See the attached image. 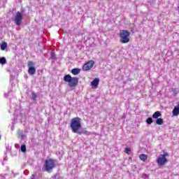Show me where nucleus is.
<instances>
[{"instance_id":"nucleus-1","label":"nucleus","mask_w":179,"mask_h":179,"mask_svg":"<svg viewBox=\"0 0 179 179\" xmlns=\"http://www.w3.org/2000/svg\"><path fill=\"white\" fill-rule=\"evenodd\" d=\"M82 119L80 117H74L71 119L70 128L73 134H78V131L82 128Z\"/></svg>"},{"instance_id":"nucleus-2","label":"nucleus","mask_w":179,"mask_h":179,"mask_svg":"<svg viewBox=\"0 0 179 179\" xmlns=\"http://www.w3.org/2000/svg\"><path fill=\"white\" fill-rule=\"evenodd\" d=\"M64 80L69 83L70 87H75V86H78V83H79V78L77 77L72 78L69 74L64 76Z\"/></svg>"},{"instance_id":"nucleus-3","label":"nucleus","mask_w":179,"mask_h":179,"mask_svg":"<svg viewBox=\"0 0 179 179\" xmlns=\"http://www.w3.org/2000/svg\"><path fill=\"white\" fill-rule=\"evenodd\" d=\"M130 33L127 29H122L120 31V43L122 44H127V43H129V36Z\"/></svg>"},{"instance_id":"nucleus-4","label":"nucleus","mask_w":179,"mask_h":179,"mask_svg":"<svg viewBox=\"0 0 179 179\" xmlns=\"http://www.w3.org/2000/svg\"><path fill=\"white\" fill-rule=\"evenodd\" d=\"M44 171H47L50 173L51 170L55 169V159H49L45 161V164L43 165Z\"/></svg>"},{"instance_id":"nucleus-5","label":"nucleus","mask_w":179,"mask_h":179,"mask_svg":"<svg viewBox=\"0 0 179 179\" xmlns=\"http://www.w3.org/2000/svg\"><path fill=\"white\" fill-rule=\"evenodd\" d=\"M169 152H165L164 155H160L158 159H157V163L159 166H164L165 163H167V158L169 157Z\"/></svg>"},{"instance_id":"nucleus-6","label":"nucleus","mask_w":179,"mask_h":179,"mask_svg":"<svg viewBox=\"0 0 179 179\" xmlns=\"http://www.w3.org/2000/svg\"><path fill=\"white\" fill-rule=\"evenodd\" d=\"M22 20H23V15L22 13L18 11L14 18V22L17 26H20V24H22Z\"/></svg>"},{"instance_id":"nucleus-7","label":"nucleus","mask_w":179,"mask_h":179,"mask_svg":"<svg viewBox=\"0 0 179 179\" xmlns=\"http://www.w3.org/2000/svg\"><path fill=\"white\" fill-rule=\"evenodd\" d=\"M28 73L29 75L33 76L36 73V68L34 67V62H28Z\"/></svg>"},{"instance_id":"nucleus-8","label":"nucleus","mask_w":179,"mask_h":179,"mask_svg":"<svg viewBox=\"0 0 179 179\" xmlns=\"http://www.w3.org/2000/svg\"><path fill=\"white\" fill-rule=\"evenodd\" d=\"M94 65V61L90 60L83 66V71H90Z\"/></svg>"},{"instance_id":"nucleus-9","label":"nucleus","mask_w":179,"mask_h":179,"mask_svg":"<svg viewBox=\"0 0 179 179\" xmlns=\"http://www.w3.org/2000/svg\"><path fill=\"white\" fill-rule=\"evenodd\" d=\"M17 136L18 138H21V140L23 141V139H26L27 134H24V131H23V130L19 129L17 131Z\"/></svg>"},{"instance_id":"nucleus-10","label":"nucleus","mask_w":179,"mask_h":179,"mask_svg":"<svg viewBox=\"0 0 179 179\" xmlns=\"http://www.w3.org/2000/svg\"><path fill=\"white\" fill-rule=\"evenodd\" d=\"M99 82H100V80L99 78H95L91 82V85L93 87H97V86H99Z\"/></svg>"},{"instance_id":"nucleus-11","label":"nucleus","mask_w":179,"mask_h":179,"mask_svg":"<svg viewBox=\"0 0 179 179\" xmlns=\"http://www.w3.org/2000/svg\"><path fill=\"white\" fill-rule=\"evenodd\" d=\"M172 113H173V115H174L175 117H177V115H179V107L175 106Z\"/></svg>"},{"instance_id":"nucleus-12","label":"nucleus","mask_w":179,"mask_h":179,"mask_svg":"<svg viewBox=\"0 0 179 179\" xmlns=\"http://www.w3.org/2000/svg\"><path fill=\"white\" fill-rule=\"evenodd\" d=\"M140 160H142L143 162H146L148 160V155L145 154H141L139 156Z\"/></svg>"},{"instance_id":"nucleus-13","label":"nucleus","mask_w":179,"mask_h":179,"mask_svg":"<svg viewBox=\"0 0 179 179\" xmlns=\"http://www.w3.org/2000/svg\"><path fill=\"white\" fill-rule=\"evenodd\" d=\"M71 73H73V75H79V73H80V69H73L71 70Z\"/></svg>"},{"instance_id":"nucleus-14","label":"nucleus","mask_w":179,"mask_h":179,"mask_svg":"<svg viewBox=\"0 0 179 179\" xmlns=\"http://www.w3.org/2000/svg\"><path fill=\"white\" fill-rule=\"evenodd\" d=\"M159 117H162V113L159 111H157L152 115V118L157 119Z\"/></svg>"},{"instance_id":"nucleus-15","label":"nucleus","mask_w":179,"mask_h":179,"mask_svg":"<svg viewBox=\"0 0 179 179\" xmlns=\"http://www.w3.org/2000/svg\"><path fill=\"white\" fill-rule=\"evenodd\" d=\"M78 135H90V133L89 131H87V130H83V131H78V132L77 133Z\"/></svg>"},{"instance_id":"nucleus-16","label":"nucleus","mask_w":179,"mask_h":179,"mask_svg":"<svg viewBox=\"0 0 179 179\" xmlns=\"http://www.w3.org/2000/svg\"><path fill=\"white\" fill-rule=\"evenodd\" d=\"M6 47H8V43L6 42H3L1 45V50L2 51H5V50H6Z\"/></svg>"},{"instance_id":"nucleus-17","label":"nucleus","mask_w":179,"mask_h":179,"mask_svg":"<svg viewBox=\"0 0 179 179\" xmlns=\"http://www.w3.org/2000/svg\"><path fill=\"white\" fill-rule=\"evenodd\" d=\"M6 58L5 57H1L0 58V64H1V65H5V64H6Z\"/></svg>"},{"instance_id":"nucleus-18","label":"nucleus","mask_w":179,"mask_h":179,"mask_svg":"<svg viewBox=\"0 0 179 179\" xmlns=\"http://www.w3.org/2000/svg\"><path fill=\"white\" fill-rule=\"evenodd\" d=\"M156 124L157 125H163V120L162 118H157L156 120Z\"/></svg>"},{"instance_id":"nucleus-19","label":"nucleus","mask_w":179,"mask_h":179,"mask_svg":"<svg viewBox=\"0 0 179 179\" xmlns=\"http://www.w3.org/2000/svg\"><path fill=\"white\" fill-rule=\"evenodd\" d=\"M56 57H55V52H54V51H52L51 52H50V59H56Z\"/></svg>"},{"instance_id":"nucleus-20","label":"nucleus","mask_w":179,"mask_h":179,"mask_svg":"<svg viewBox=\"0 0 179 179\" xmlns=\"http://www.w3.org/2000/svg\"><path fill=\"white\" fill-rule=\"evenodd\" d=\"M26 151H27L26 145H22L21 152H22V153H26Z\"/></svg>"},{"instance_id":"nucleus-21","label":"nucleus","mask_w":179,"mask_h":179,"mask_svg":"<svg viewBox=\"0 0 179 179\" xmlns=\"http://www.w3.org/2000/svg\"><path fill=\"white\" fill-rule=\"evenodd\" d=\"M51 179H61V176H59V173H56Z\"/></svg>"},{"instance_id":"nucleus-22","label":"nucleus","mask_w":179,"mask_h":179,"mask_svg":"<svg viewBox=\"0 0 179 179\" xmlns=\"http://www.w3.org/2000/svg\"><path fill=\"white\" fill-rule=\"evenodd\" d=\"M146 122H147V124H148V125H150L152 124V122H153V119H152V117H148L146 120Z\"/></svg>"},{"instance_id":"nucleus-23","label":"nucleus","mask_w":179,"mask_h":179,"mask_svg":"<svg viewBox=\"0 0 179 179\" xmlns=\"http://www.w3.org/2000/svg\"><path fill=\"white\" fill-rule=\"evenodd\" d=\"M125 153H127V155H130L131 154V148H126L124 150Z\"/></svg>"},{"instance_id":"nucleus-24","label":"nucleus","mask_w":179,"mask_h":179,"mask_svg":"<svg viewBox=\"0 0 179 179\" xmlns=\"http://www.w3.org/2000/svg\"><path fill=\"white\" fill-rule=\"evenodd\" d=\"M31 97L33 100H36V99H37V94L34 92H31Z\"/></svg>"},{"instance_id":"nucleus-25","label":"nucleus","mask_w":179,"mask_h":179,"mask_svg":"<svg viewBox=\"0 0 179 179\" xmlns=\"http://www.w3.org/2000/svg\"><path fill=\"white\" fill-rule=\"evenodd\" d=\"M142 178H143V179H149V176H148L147 174L144 173L142 176Z\"/></svg>"},{"instance_id":"nucleus-26","label":"nucleus","mask_w":179,"mask_h":179,"mask_svg":"<svg viewBox=\"0 0 179 179\" xmlns=\"http://www.w3.org/2000/svg\"><path fill=\"white\" fill-rule=\"evenodd\" d=\"M20 145H19V144H15V147L17 148H20Z\"/></svg>"},{"instance_id":"nucleus-27","label":"nucleus","mask_w":179,"mask_h":179,"mask_svg":"<svg viewBox=\"0 0 179 179\" xmlns=\"http://www.w3.org/2000/svg\"><path fill=\"white\" fill-rule=\"evenodd\" d=\"M4 96H5V97H8V95H6V94H4Z\"/></svg>"},{"instance_id":"nucleus-28","label":"nucleus","mask_w":179,"mask_h":179,"mask_svg":"<svg viewBox=\"0 0 179 179\" xmlns=\"http://www.w3.org/2000/svg\"><path fill=\"white\" fill-rule=\"evenodd\" d=\"M0 140H1V135H0Z\"/></svg>"}]
</instances>
